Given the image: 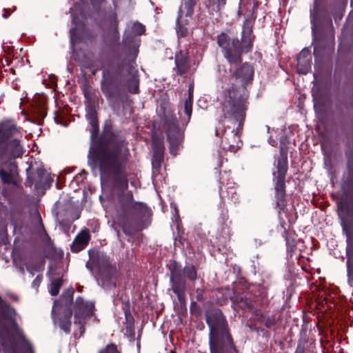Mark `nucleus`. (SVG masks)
<instances>
[{
    "label": "nucleus",
    "instance_id": "obj_1",
    "mask_svg": "<svg viewBox=\"0 0 353 353\" xmlns=\"http://www.w3.org/2000/svg\"><path fill=\"white\" fill-rule=\"evenodd\" d=\"M345 170L340 183V194L336 201V213L342 235L345 238L347 283L353 287V137L346 143Z\"/></svg>",
    "mask_w": 353,
    "mask_h": 353
},
{
    "label": "nucleus",
    "instance_id": "obj_2",
    "mask_svg": "<svg viewBox=\"0 0 353 353\" xmlns=\"http://www.w3.org/2000/svg\"><path fill=\"white\" fill-rule=\"evenodd\" d=\"M72 22L74 27L70 31L72 59L80 66L81 72L78 83L84 95L85 117H88V30L87 28L88 3L86 0H78L70 8Z\"/></svg>",
    "mask_w": 353,
    "mask_h": 353
},
{
    "label": "nucleus",
    "instance_id": "obj_3",
    "mask_svg": "<svg viewBox=\"0 0 353 353\" xmlns=\"http://www.w3.org/2000/svg\"><path fill=\"white\" fill-rule=\"evenodd\" d=\"M123 141L111 134H103L93 149L90 146V158L92 157L101 174L112 175L117 179L124 171L128 161V150L123 153Z\"/></svg>",
    "mask_w": 353,
    "mask_h": 353
},
{
    "label": "nucleus",
    "instance_id": "obj_4",
    "mask_svg": "<svg viewBox=\"0 0 353 353\" xmlns=\"http://www.w3.org/2000/svg\"><path fill=\"white\" fill-rule=\"evenodd\" d=\"M23 134L14 119L0 121V179L3 184H14L12 172L17 170L16 159L21 158L24 150L19 138Z\"/></svg>",
    "mask_w": 353,
    "mask_h": 353
},
{
    "label": "nucleus",
    "instance_id": "obj_5",
    "mask_svg": "<svg viewBox=\"0 0 353 353\" xmlns=\"http://www.w3.org/2000/svg\"><path fill=\"white\" fill-rule=\"evenodd\" d=\"M259 6V1L256 0L250 11L252 19L245 18L243 21L241 38H230V36L222 32L216 37V43L221 48L223 57L229 64H237L241 63L243 54L252 52L253 42L255 36L253 34V27L256 17V10Z\"/></svg>",
    "mask_w": 353,
    "mask_h": 353
},
{
    "label": "nucleus",
    "instance_id": "obj_6",
    "mask_svg": "<svg viewBox=\"0 0 353 353\" xmlns=\"http://www.w3.org/2000/svg\"><path fill=\"white\" fill-rule=\"evenodd\" d=\"M134 64V59H124L117 64L111 63L103 70L101 88L107 97L110 98L120 94L124 85L125 71L130 75L126 80L128 91L132 94L139 92V79Z\"/></svg>",
    "mask_w": 353,
    "mask_h": 353
},
{
    "label": "nucleus",
    "instance_id": "obj_7",
    "mask_svg": "<svg viewBox=\"0 0 353 353\" xmlns=\"http://www.w3.org/2000/svg\"><path fill=\"white\" fill-rule=\"evenodd\" d=\"M205 316L210 331V353H239L223 312L214 308L208 311Z\"/></svg>",
    "mask_w": 353,
    "mask_h": 353
},
{
    "label": "nucleus",
    "instance_id": "obj_8",
    "mask_svg": "<svg viewBox=\"0 0 353 353\" xmlns=\"http://www.w3.org/2000/svg\"><path fill=\"white\" fill-rule=\"evenodd\" d=\"M119 202L122 211L121 224L124 234L130 235L148 226L146 220L152 216V210L145 203L135 201L131 191L120 194Z\"/></svg>",
    "mask_w": 353,
    "mask_h": 353
},
{
    "label": "nucleus",
    "instance_id": "obj_9",
    "mask_svg": "<svg viewBox=\"0 0 353 353\" xmlns=\"http://www.w3.org/2000/svg\"><path fill=\"white\" fill-rule=\"evenodd\" d=\"M249 92L243 88L231 85L225 88L221 95L220 107L222 117L220 122L225 124L228 119L234 125H244L246 111L248 107Z\"/></svg>",
    "mask_w": 353,
    "mask_h": 353
},
{
    "label": "nucleus",
    "instance_id": "obj_10",
    "mask_svg": "<svg viewBox=\"0 0 353 353\" xmlns=\"http://www.w3.org/2000/svg\"><path fill=\"white\" fill-rule=\"evenodd\" d=\"M90 272L100 281L104 287H116L118 271L111 263L109 256L102 252L96 254L90 250Z\"/></svg>",
    "mask_w": 353,
    "mask_h": 353
},
{
    "label": "nucleus",
    "instance_id": "obj_11",
    "mask_svg": "<svg viewBox=\"0 0 353 353\" xmlns=\"http://www.w3.org/2000/svg\"><path fill=\"white\" fill-rule=\"evenodd\" d=\"M90 272L100 281L104 287H116L118 271L111 263L109 256L102 252L96 254L90 250Z\"/></svg>",
    "mask_w": 353,
    "mask_h": 353
},
{
    "label": "nucleus",
    "instance_id": "obj_12",
    "mask_svg": "<svg viewBox=\"0 0 353 353\" xmlns=\"http://www.w3.org/2000/svg\"><path fill=\"white\" fill-rule=\"evenodd\" d=\"M160 109L162 110L159 115L160 126L166 134L170 154L175 156L183 141L184 130L179 128L178 120L172 110L161 105Z\"/></svg>",
    "mask_w": 353,
    "mask_h": 353
},
{
    "label": "nucleus",
    "instance_id": "obj_13",
    "mask_svg": "<svg viewBox=\"0 0 353 353\" xmlns=\"http://www.w3.org/2000/svg\"><path fill=\"white\" fill-rule=\"evenodd\" d=\"M170 283L172 291L176 295L179 303H185V290L187 288V279L194 283L197 279V270L194 265H185L183 268L176 261H174L170 268Z\"/></svg>",
    "mask_w": 353,
    "mask_h": 353
},
{
    "label": "nucleus",
    "instance_id": "obj_14",
    "mask_svg": "<svg viewBox=\"0 0 353 353\" xmlns=\"http://www.w3.org/2000/svg\"><path fill=\"white\" fill-rule=\"evenodd\" d=\"M276 172H273L274 200L278 214L287 213L285 178L288 170V160L286 154H281L276 163Z\"/></svg>",
    "mask_w": 353,
    "mask_h": 353
},
{
    "label": "nucleus",
    "instance_id": "obj_15",
    "mask_svg": "<svg viewBox=\"0 0 353 353\" xmlns=\"http://www.w3.org/2000/svg\"><path fill=\"white\" fill-rule=\"evenodd\" d=\"M74 290L69 288L65 290L58 301H54L52 312L56 314V323L66 334L70 332L72 310L71 305L73 301Z\"/></svg>",
    "mask_w": 353,
    "mask_h": 353
},
{
    "label": "nucleus",
    "instance_id": "obj_16",
    "mask_svg": "<svg viewBox=\"0 0 353 353\" xmlns=\"http://www.w3.org/2000/svg\"><path fill=\"white\" fill-rule=\"evenodd\" d=\"M350 106L346 99H336L334 101V117L336 118V134L349 138L353 132V118L348 112Z\"/></svg>",
    "mask_w": 353,
    "mask_h": 353
},
{
    "label": "nucleus",
    "instance_id": "obj_17",
    "mask_svg": "<svg viewBox=\"0 0 353 353\" xmlns=\"http://www.w3.org/2000/svg\"><path fill=\"white\" fill-rule=\"evenodd\" d=\"M54 212L59 225L69 226L79 218L78 208L72 199H60L54 205Z\"/></svg>",
    "mask_w": 353,
    "mask_h": 353
},
{
    "label": "nucleus",
    "instance_id": "obj_18",
    "mask_svg": "<svg viewBox=\"0 0 353 353\" xmlns=\"http://www.w3.org/2000/svg\"><path fill=\"white\" fill-rule=\"evenodd\" d=\"M221 145L224 150L236 152L243 145L241 136L243 125L236 124L232 128L223 124Z\"/></svg>",
    "mask_w": 353,
    "mask_h": 353
},
{
    "label": "nucleus",
    "instance_id": "obj_19",
    "mask_svg": "<svg viewBox=\"0 0 353 353\" xmlns=\"http://www.w3.org/2000/svg\"><path fill=\"white\" fill-rule=\"evenodd\" d=\"M230 79L232 85L237 88L247 89V85L252 84L254 79V68L252 63L245 62L236 68L229 69Z\"/></svg>",
    "mask_w": 353,
    "mask_h": 353
},
{
    "label": "nucleus",
    "instance_id": "obj_20",
    "mask_svg": "<svg viewBox=\"0 0 353 353\" xmlns=\"http://www.w3.org/2000/svg\"><path fill=\"white\" fill-rule=\"evenodd\" d=\"M17 339L11 334L9 341L3 345L5 353H34L32 344L26 339L23 331L14 323Z\"/></svg>",
    "mask_w": 353,
    "mask_h": 353
},
{
    "label": "nucleus",
    "instance_id": "obj_21",
    "mask_svg": "<svg viewBox=\"0 0 353 353\" xmlns=\"http://www.w3.org/2000/svg\"><path fill=\"white\" fill-rule=\"evenodd\" d=\"M152 157V164L155 170H160L164 160V138L161 133L155 131L151 134Z\"/></svg>",
    "mask_w": 353,
    "mask_h": 353
},
{
    "label": "nucleus",
    "instance_id": "obj_22",
    "mask_svg": "<svg viewBox=\"0 0 353 353\" xmlns=\"http://www.w3.org/2000/svg\"><path fill=\"white\" fill-rule=\"evenodd\" d=\"M88 320V303L78 296L74 304V324L79 325V336L85 332V325Z\"/></svg>",
    "mask_w": 353,
    "mask_h": 353
},
{
    "label": "nucleus",
    "instance_id": "obj_23",
    "mask_svg": "<svg viewBox=\"0 0 353 353\" xmlns=\"http://www.w3.org/2000/svg\"><path fill=\"white\" fill-rule=\"evenodd\" d=\"M256 299L257 297L250 290L241 293L234 291L230 296L232 304L245 312H250L254 308Z\"/></svg>",
    "mask_w": 353,
    "mask_h": 353
},
{
    "label": "nucleus",
    "instance_id": "obj_24",
    "mask_svg": "<svg viewBox=\"0 0 353 353\" xmlns=\"http://www.w3.org/2000/svg\"><path fill=\"white\" fill-rule=\"evenodd\" d=\"M176 74L184 77L191 68V60L188 50H179L174 54Z\"/></svg>",
    "mask_w": 353,
    "mask_h": 353
},
{
    "label": "nucleus",
    "instance_id": "obj_25",
    "mask_svg": "<svg viewBox=\"0 0 353 353\" xmlns=\"http://www.w3.org/2000/svg\"><path fill=\"white\" fill-rule=\"evenodd\" d=\"M297 70L299 74H306L311 69L312 57L308 48H303L296 57Z\"/></svg>",
    "mask_w": 353,
    "mask_h": 353
},
{
    "label": "nucleus",
    "instance_id": "obj_26",
    "mask_svg": "<svg viewBox=\"0 0 353 353\" xmlns=\"http://www.w3.org/2000/svg\"><path fill=\"white\" fill-rule=\"evenodd\" d=\"M88 245V230L85 228L79 233L74 238L70 245V250L72 252H79L86 248Z\"/></svg>",
    "mask_w": 353,
    "mask_h": 353
},
{
    "label": "nucleus",
    "instance_id": "obj_27",
    "mask_svg": "<svg viewBox=\"0 0 353 353\" xmlns=\"http://www.w3.org/2000/svg\"><path fill=\"white\" fill-rule=\"evenodd\" d=\"M183 10L179 9L176 24V32L178 39L185 38L189 34V31L187 26L189 23L188 19H183Z\"/></svg>",
    "mask_w": 353,
    "mask_h": 353
},
{
    "label": "nucleus",
    "instance_id": "obj_28",
    "mask_svg": "<svg viewBox=\"0 0 353 353\" xmlns=\"http://www.w3.org/2000/svg\"><path fill=\"white\" fill-rule=\"evenodd\" d=\"M312 343L309 341L306 328L302 327L295 353H310Z\"/></svg>",
    "mask_w": 353,
    "mask_h": 353
},
{
    "label": "nucleus",
    "instance_id": "obj_29",
    "mask_svg": "<svg viewBox=\"0 0 353 353\" xmlns=\"http://www.w3.org/2000/svg\"><path fill=\"white\" fill-rule=\"evenodd\" d=\"M47 115V108L44 103L35 105L32 110V116L33 123L37 125H42L44 118Z\"/></svg>",
    "mask_w": 353,
    "mask_h": 353
},
{
    "label": "nucleus",
    "instance_id": "obj_30",
    "mask_svg": "<svg viewBox=\"0 0 353 353\" xmlns=\"http://www.w3.org/2000/svg\"><path fill=\"white\" fill-rule=\"evenodd\" d=\"M90 125L92 126L91 139H95L99 132V121L94 104L90 100Z\"/></svg>",
    "mask_w": 353,
    "mask_h": 353
},
{
    "label": "nucleus",
    "instance_id": "obj_31",
    "mask_svg": "<svg viewBox=\"0 0 353 353\" xmlns=\"http://www.w3.org/2000/svg\"><path fill=\"white\" fill-rule=\"evenodd\" d=\"M54 271H55V270H53V268L50 267L48 272V274L51 275V283L49 287V292L53 296L58 295L59 290L63 285L62 276L58 278L53 277V276L55 274L53 272Z\"/></svg>",
    "mask_w": 353,
    "mask_h": 353
},
{
    "label": "nucleus",
    "instance_id": "obj_32",
    "mask_svg": "<svg viewBox=\"0 0 353 353\" xmlns=\"http://www.w3.org/2000/svg\"><path fill=\"white\" fill-rule=\"evenodd\" d=\"M232 183H225L223 181V178L221 177L219 181V192L220 194L222 195L223 192V187H227V196L234 203H236L239 201V196L236 192V188L234 186L231 185Z\"/></svg>",
    "mask_w": 353,
    "mask_h": 353
},
{
    "label": "nucleus",
    "instance_id": "obj_33",
    "mask_svg": "<svg viewBox=\"0 0 353 353\" xmlns=\"http://www.w3.org/2000/svg\"><path fill=\"white\" fill-rule=\"evenodd\" d=\"M284 237L286 242L287 251L292 254L295 251L297 242L300 241V239H296V235L294 232L289 231L287 229H285ZM292 256V254H290V256Z\"/></svg>",
    "mask_w": 353,
    "mask_h": 353
},
{
    "label": "nucleus",
    "instance_id": "obj_34",
    "mask_svg": "<svg viewBox=\"0 0 353 353\" xmlns=\"http://www.w3.org/2000/svg\"><path fill=\"white\" fill-rule=\"evenodd\" d=\"M125 321L126 332L130 334H134V319L131 313L130 305H125L123 307Z\"/></svg>",
    "mask_w": 353,
    "mask_h": 353
},
{
    "label": "nucleus",
    "instance_id": "obj_35",
    "mask_svg": "<svg viewBox=\"0 0 353 353\" xmlns=\"http://www.w3.org/2000/svg\"><path fill=\"white\" fill-rule=\"evenodd\" d=\"M193 88V85H190L188 89V98L186 99L184 102V113L187 116L185 125L190 122L192 113Z\"/></svg>",
    "mask_w": 353,
    "mask_h": 353
},
{
    "label": "nucleus",
    "instance_id": "obj_36",
    "mask_svg": "<svg viewBox=\"0 0 353 353\" xmlns=\"http://www.w3.org/2000/svg\"><path fill=\"white\" fill-rule=\"evenodd\" d=\"M199 0H182V4L180 9H185V16L186 17H192L194 12V7L197 4Z\"/></svg>",
    "mask_w": 353,
    "mask_h": 353
},
{
    "label": "nucleus",
    "instance_id": "obj_37",
    "mask_svg": "<svg viewBox=\"0 0 353 353\" xmlns=\"http://www.w3.org/2000/svg\"><path fill=\"white\" fill-rule=\"evenodd\" d=\"M54 120L57 124L65 127L68 126L70 122L66 112L60 108L54 112Z\"/></svg>",
    "mask_w": 353,
    "mask_h": 353
},
{
    "label": "nucleus",
    "instance_id": "obj_38",
    "mask_svg": "<svg viewBox=\"0 0 353 353\" xmlns=\"http://www.w3.org/2000/svg\"><path fill=\"white\" fill-rule=\"evenodd\" d=\"M226 3V0H207L206 6L212 12H219Z\"/></svg>",
    "mask_w": 353,
    "mask_h": 353
},
{
    "label": "nucleus",
    "instance_id": "obj_39",
    "mask_svg": "<svg viewBox=\"0 0 353 353\" xmlns=\"http://www.w3.org/2000/svg\"><path fill=\"white\" fill-rule=\"evenodd\" d=\"M261 321L267 328H271L276 323L274 315H263Z\"/></svg>",
    "mask_w": 353,
    "mask_h": 353
},
{
    "label": "nucleus",
    "instance_id": "obj_40",
    "mask_svg": "<svg viewBox=\"0 0 353 353\" xmlns=\"http://www.w3.org/2000/svg\"><path fill=\"white\" fill-rule=\"evenodd\" d=\"M36 174H37V176L38 179L37 180V181L35 183V188H39L41 185L43 179L48 174L44 168H38L37 170Z\"/></svg>",
    "mask_w": 353,
    "mask_h": 353
},
{
    "label": "nucleus",
    "instance_id": "obj_41",
    "mask_svg": "<svg viewBox=\"0 0 353 353\" xmlns=\"http://www.w3.org/2000/svg\"><path fill=\"white\" fill-rule=\"evenodd\" d=\"M132 31L136 35L140 36L145 33V27L142 23L137 21L133 23L132 26Z\"/></svg>",
    "mask_w": 353,
    "mask_h": 353
},
{
    "label": "nucleus",
    "instance_id": "obj_42",
    "mask_svg": "<svg viewBox=\"0 0 353 353\" xmlns=\"http://www.w3.org/2000/svg\"><path fill=\"white\" fill-rule=\"evenodd\" d=\"M190 312L196 316H199L202 313L201 307L194 301H191L190 305Z\"/></svg>",
    "mask_w": 353,
    "mask_h": 353
},
{
    "label": "nucleus",
    "instance_id": "obj_43",
    "mask_svg": "<svg viewBox=\"0 0 353 353\" xmlns=\"http://www.w3.org/2000/svg\"><path fill=\"white\" fill-rule=\"evenodd\" d=\"M311 23L312 26V32L314 35H316L315 30L316 27V23L319 19V14L316 8V6H314V11L310 14Z\"/></svg>",
    "mask_w": 353,
    "mask_h": 353
},
{
    "label": "nucleus",
    "instance_id": "obj_44",
    "mask_svg": "<svg viewBox=\"0 0 353 353\" xmlns=\"http://www.w3.org/2000/svg\"><path fill=\"white\" fill-rule=\"evenodd\" d=\"M99 353H120L115 344H108L103 349L101 350Z\"/></svg>",
    "mask_w": 353,
    "mask_h": 353
},
{
    "label": "nucleus",
    "instance_id": "obj_45",
    "mask_svg": "<svg viewBox=\"0 0 353 353\" xmlns=\"http://www.w3.org/2000/svg\"><path fill=\"white\" fill-rule=\"evenodd\" d=\"M90 321H92L93 322H96L97 323L99 322V319L95 316L94 311L96 310L94 307V302H90Z\"/></svg>",
    "mask_w": 353,
    "mask_h": 353
},
{
    "label": "nucleus",
    "instance_id": "obj_46",
    "mask_svg": "<svg viewBox=\"0 0 353 353\" xmlns=\"http://www.w3.org/2000/svg\"><path fill=\"white\" fill-rule=\"evenodd\" d=\"M105 0H90V3L92 5L93 8L97 13L100 12L101 8Z\"/></svg>",
    "mask_w": 353,
    "mask_h": 353
},
{
    "label": "nucleus",
    "instance_id": "obj_47",
    "mask_svg": "<svg viewBox=\"0 0 353 353\" xmlns=\"http://www.w3.org/2000/svg\"><path fill=\"white\" fill-rule=\"evenodd\" d=\"M87 172L85 170H83L81 173L77 174L73 179V182L76 183L77 185L83 182V181L86 179Z\"/></svg>",
    "mask_w": 353,
    "mask_h": 353
},
{
    "label": "nucleus",
    "instance_id": "obj_48",
    "mask_svg": "<svg viewBox=\"0 0 353 353\" xmlns=\"http://www.w3.org/2000/svg\"><path fill=\"white\" fill-rule=\"evenodd\" d=\"M196 299L197 301L203 302L205 298L203 296V290L201 288L196 289Z\"/></svg>",
    "mask_w": 353,
    "mask_h": 353
},
{
    "label": "nucleus",
    "instance_id": "obj_49",
    "mask_svg": "<svg viewBox=\"0 0 353 353\" xmlns=\"http://www.w3.org/2000/svg\"><path fill=\"white\" fill-rule=\"evenodd\" d=\"M42 279V275H37L32 283V287L37 290L41 283Z\"/></svg>",
    "mask_w": 353,
    "mask_h": 353
},
{
    "label": "nucleus",
    "instance_id": "obj_50",
    "mask_svg": "<svg viewBox=\"0 0 353 353\" xmlns=\"http://www.w3.org/2000/svg\"><path fill=\"white\" fill-rule=\"evenodd\" d=\"M52 181V179L49 175H48L43 181V187L44 188H50Z\"/></svg>",
    "mask_w": 353,
    "mask_h": 353
},
{
    "label": "nucleus",
    "instance_id": "obj_51",
    "mask_svg": "<svg viewBox=\"0 0 353 353\" xmlns=\"http://www.w3.org/2000/svg\"><path fill=\"white\" fill-rule=\"evenodd\" d=\"M184 239L179 236L174 239V245L176 246L183 247L184 245Z\"/></svg>",
    "mask_w": 353,
    "mask_h": 353
},
{
    "label": "nucleus",
    "instance_id": "obj_52",
    "mask_svg": "<svg viewBox=\"0 0 353 353\" xmlns=\"http://www.w3.org/2000/svg\"><path fill=\"white\" fill-rule=\"evenodd\" d=\"M26 269L30 273V274L32 276L34 275V273L32 272L33 270H36V271L38 270V269L36 267H33V266H32V265H30L29 264L26 265Z\"/></svg>",
    "mask_w": 353,
    "mask_h": 353
},
{
    "label": "nucleus",
    "instance_id": "obj_53",
    "mask_svg": "<svg viewBox=\"0 0 353 353\" xmlns=\"http://www.w3.org/2000/svg\"><path fill=\"white\" fill-rule=\"evenodd\" d=\"M10 14H11V12L10 10V9H4L3 10V13L2 16L4 19H7Z\"/></svg>",
    "mask_w": 353,
    "mask_h": 353
},
{
    "label": "nucleus",
    "instance_id": "obj_54",
    "mask_svg": "<svg viewBox=\"0 0 353 353\" xmlns=\"http://www.w3.org/2000/svg\"><path fill=\"white\" fill-rule=\"evenodd\" d=\"M0 304L1 305L8 306V305L2 299V298L0 296Z\"/></svg>",
    "mask_w": 353,
    "mask_h": 353
},
{
    "label": "nucleus",
    "instance_id": "obj_55",
    "mask_svg": "<svg viewBox=\"0 0 353 353\" xmlns=\"http://www.w3.org/2000/svg\"><path fill=\"white\" fill-rule=\"evenodd\" d=\"M112 18L115 21V23H117V14L115 13H114L112 14Z\"/></svg>",
    "mask_w": 353,
    "mask_h": 353
},
{
    "label": "nucleus",
    "instance_id": "obj_56",
    "mask_svg": "<svg viewBox=\"0 0 353 353\" xmlns=\"http://www.w3.org/2000/svg\"><path fill=\"white\" fill-rule=\"evenodd\" d=\"M285 221H282L281 222V226L283 228V230H285V229H286V228H285Z\"/></svg>",
    "mask_w": 353,
    "mask_h": 353
},
{
    "label": "nucleus",
    "instance_id": "obj_57",
    "mask_svg": "<svg viewBox=\"0 0 353 353\" xmlns=\"http://www.w3.org/2000/svg\"><path fill=\"white\" fill-rule=\"evenodd\" d=\"M83 288V286H82V285H79V286L77 287V290H78L79 292H82Z\"/></svg>",
    "mask_w": 353,
    "mask_h": 353
},
{
    "label": "nucleus",
    "instance_id": "obj_58",
    "mask_svg": "<svg viewBox=\"0 0 353 353\" xmlns=\"http://www.w3.org/2000/svg\"><path fill=\"white\" fill-rule=\"evenodd\" d=\"M83 198L85 199L86 198V195H85V188H84L83 189Z\"/></svg>",
    "mask_w": 353,
    "mask_h": 353
},
{
    "label": "nucleus",
    "instance_id": "obj_59",
    "mask_svg": "<svg viewBox=\"0 0 353 353\" xmlns=\"http://www.w3.org/2000/svg\"><path fill=\"white\" fill-rule=\"evenodd\" d=\"M215 134L216 136H219V130L217 129L215 130Z\"/></svg>",
    "mask_w": 353,
    "mask_h": 353
},
{
    "label": "nucleus",
    "instance_id": "obj_60",
    "mask_svg": "<svg viewBox=\"0 0 353 353\" xmlns=\"http://www.w3.org/2000/svg\"><path fill=\"white\" fill-rule=\"evenodd\" d=\"M85 267H86L87 268H88V261H87V262L85 263Z\"/></svg>",
    "mask_w": 353,
    "mask_h": 353
},
{
    "label": "nucleus",
    "instance_id": "obj_61",
    "mask_svg": "<svg viewBox=\"0 0 353 353\" xmlns=\"http://www.w3.org/2000/svg\"><path fill=\"white\" fill-rule=\"evenodd\" d=\"M92 17V14L90 13L89 17L91 18Z\"/></svg>",
    "mask_w": 353,
    "mask_h": 353
},
{
    "label": "nucleus",
    "instance_id": "obj_62",
    "mask_svg": "<svg viewBox=\"0 0 353 353\" xmlns=\"http://www.w3.org/2000/svg\"><path fill=\"white\" fill-rule=\"evenodd\" d=\"M125 186L128 187V182L125 181Z\"/></svg>",
    "mask_w": 353,
    "mask_h": 353
}]
</instances>
